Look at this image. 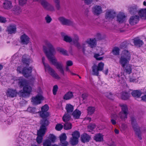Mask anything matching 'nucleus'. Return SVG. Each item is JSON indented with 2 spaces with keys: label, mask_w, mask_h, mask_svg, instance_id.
<instances>
[{
  "label": "nucleus",
  "mask_w": 146,
  "mask_h": 146,
  "mask_svg": "<svg viewBox=\"0 0 146 146\" xmlns=\"http://www.w3.org/2000/svg\"><path fill=\"white\" fill-rule=\"evenodd\" d=\"M64 40L66 42H70L72 41V39L70 36L67 35L64 36Z\"/></svg>",
  "instance_id": "nucleus-49"
},
{
  "label": "nucleus",
  "mask_w": 146,
  "mask_h": 146,
  "mask_svg": "<svg viewBox=\"0 0 146 146\" xmlns=\"http://www.w3.org/2000/svg\"><path fill=\"white\" fill-rule=\"evenodd\" d=\"M70 143L72 145H76L78 143V139L72 137L70 139Z\"/></svg>",
  "instance_id": "nucleus-35"
},
{
  "label": "nucleus",
  "mask_w": 146,
  "mask_h": 146,
  "mask_svg": "<svg viewBox=\"0 0 146 146\" xmlns=\"http://www.w3.org/2000/svg\"><path fill=\"white\" fill-rule=\"evenodd\" d=\"M73 97V95L72 92H69L65 94L63 97V99L67 100L71 99Z\"/></svg>",
  "instance_id": "nucleus-33"
},
{
  "label": "nucleus",
  "mask_w": 146,
  "mask_h": 146,
  "mask_svg": "<svg viewBox=\"0 0 146 146\" xmlns=\"http://www.w3.org/2000/svg\"><path fill=\"white\" fill-rule=\"evenodd\" d=\"M45 57H43L42 58V63L45 67V70L46 71L47 70L50 74L53 77L57 79H60V77L55 72L54 70L51 68L48 64L45 63Z\"/></svg>",
  "instance_id": "nucleus-5"
},
{
  "label": "nucleus",
  "mask_w": 146,
  "mask_h": 146,
  "mask_svg": "<svg viewBox=\"0 0 146 146\" xmlns=\"http://www.w3.org/2000/svg\"><path fill=\"white\" fill-rule=\"evenodd\" d=\"M58 89V87L57 85H56L54 86L52 90L53 93L54 95H56V94Z\"/></svg>",
  "instance_id": "nucleus-57"
},
{
  "label": "nucleus",
  "mask_w": 146,
  "mask_h": 146,
  "mask_svg": "<svg viewBox=\"0 0 146 146\" xmlns=\"http://www.w3.org/2000/svg\"><path fill=\"white\" fill-rule=\"evenodd\" d=\"M119 49L117 47H114L112 50V53L113 54L115 55H118L119 54Z\"/></svg>",
  "instance_id": "nucleus-42"
},
{
  "label": "nucleus",
  "mask_w": 146,
  "mask_h": 146,
  "mask_svg": "<svg viewBox=\"0 0 146 146\" xmlns=\"http://www.w3.org/2000/svg\"><path fill=\"white\" fill-rule=\"evenodd\" d=\"M116 78L117 81L119 82H120L121 80H122L123 79V78H122L121 76H120L119 74H118L117 75V76L116 77Z\"/></svg>",
  "instance_id": "nucleus-64"
},
{
  "label": "nucleus",
  "mask_w": 146,
  "mask_h": 146,
  "mask_svg": "<svg viewBox=\"0 0 146 146\" xmlns=\"http://www.w3.org/2000/svg\"><path fill=\"white\" fill-rule=\"evenodd\" d=\"M22 62L24 64H25L26 66H29L30 62V59L24 57L23 56L22 57Z\"/></svg>",
  "instance_id": "nucleus-40"
},
{
  "label": "nucleus",
  "mask_w": 146,
  "mask_h": 146,
  "mask_svg": "<svg viewBox=\"0 0 146 146\" xmlns=\"http://www.w3.org/2000/svg\"><path fill=\"white\" fill-rule=\"evenodd\" d=\"M65 109L68 113H72L74 110V107L70 104H66Z\"/></svg>",
  "instance_id": "nucleus-34"
},
{
  "label": "nucleus",
  "mask_w": 146,
  "mask_h": 146,
  "mask_svg": "<svg viewBox=\"0 0 146 146\" xmlns=\"http://www.w3.org/2000/svg\"><path fill=\"white\" fill-rule=\"evenodd\" d=\"M129 10L131 14H135L137 12V7L136 6H134L130 7Z\"/></svg>",
  "instance_id": "nucleus-36"
},
{
  "label": "nucleus",
  "mask_w": 146,
  "mask_h": 146,
  "mask_svg": "<svg viewBox=\"0 0 146 146\" xmlns=\"http://www.w3.org/2000/svg\"><path fill=\"white\" fill-rule=\"evenodd\" d=\"M139 20V16L137 15L132 16L129 20V23L131 25H134L137 23Z\"/></svg>",
  "instance_id": "nucleus-20"
},
{
  "label": "nucleus",
  "mask_w": 146,
  "mask_h": 146,
  "mask_svg": "<svg viewBox=\"0 0 146 146\" xmlns=\"http://www.w3.org/2000/svg\"><path fill=\"white\" fill-rule=\"evenodd\" d=\"M116 13L113 11L109 10L106 13L105 18L108 20L112 19L115 16Z\"/></svg>",
  "instance_id": "nucleus-13"
},
{
  "label": "nucleus",
  "mask_w": 146,
  "mask_h": 146,
  "mask_svg": "<svg viewBox=\"0 0 146 146\" xmlns=\"http://www.w3.org/2000/svg\"><path fill=\"white\" fill-rule=\"evenodd\" d=\"M79 37L76 35H74V38L72 39V41L75 44L78 48L80 49L81 48V46L80 44L78 42L79 40Z\"/></svg>",
  "instance_id": "nucleus-22"
},
{
  "label": "nucleus",
  "mask_w": 146,
  "mask_h": 146,
  "mask_svg": "<svg viewBox=\"0 0 146 146\" xmlns=\"http://www.w3.org/2000/svg\"><path fill=\"white\" fill-rule=\"evenodd\" d=\"M131 124L133 127L135 131L136 134L137 136L140 140H141L142 138L141 136L140 128L138 126L137 124L136 123V120L133 117H131Z\"/></svg>",
  "instance_id": "nucleus-7"
},
{
  "label": "nucleus",
  "mask_w": 146,
  "mask_h": 146,
  "mask_svg": "<svg viewBox=\"0 0 146 146\" xmlns=\"http://www.w3.org/2000/svg\"><path fill=\"white\" fill-rule=\"evenodd\" d=\"M66 64L67 66H72L73 65V63L71 60H68L66 62Z\"/></svg>",
  "instance_id": "nucleus-63"
},
{
  "label": "nucleus",
  "mask_w": 146,
  "mask_h": 146,
  "mask_svg": "<svg viewBox=\"0 0 146 146\" xmlns=\"http://www.w3.org/2000/svg\"><path fill=\"white\" fill-rule=\"evenodd\" d=\"M72 135V137L79 139L80 136V134L79 131L76 130L73 132Z\"/></svg>",
  "instance_id": "nucleus-47"
},
{
  "label": "nucleus",
  "mask_w": 146,
  "mask_h": 146,
  "mask_svg": "<svg viewBox=\"0 0 146 146\" xmlns=\"http://www.w3.org/2000/svg\"><path fill=\"white\" fill-rule=\"evenodd\" d=\"M104 64L101 62L99 63L98 66L94 64L92 67V74L93 75L98 76L99 75V71H102L104 69Z\"/></svg>",
  "instance_id": "nucleus-6"
},
{
  "label": "nucleus",
  "mask_w": 146,
  "mask_h": 146,
  "mask_svg": "<svg viewBox=\"0 0 146 146\" xmlns=\"http://www.w3.org/2000/svg\"><path fill=\"white\" fill-rule=\"evenodd\" d=\"M132 95L135 98H139L141 95V92L139 90H134L131 93Z\"/></svg>",
  "instance_id": "nucleus-28"
},
{
  "label": "nucleus",
  "mask_w": 146,
  "mask_h": 146,
  "mask_svg": "<svg viewBox=\"0 0 146 146\" xmlns=\"http://www.w3.org/2000/svg\"><path fill=\"white\" fill-rule=\"evenodd\" d=\"M12 3L10 1L6 0L3 3V7L6 9H9L12 7Z\"/></svg>",
  "instance_id": "nucleus-23"
},
{
  "label": "nucleus",
  "mask_w": 146,
  "mask_h": 146,
  "mask_svg": "<svg viewBox=\"0 0 146 146\" xmlns=\"http://www.w3.org/2000/svg\"><path fill=\"white\" fill-rule=\"evenodd\" d=\"M45 9L51 11H54L55 10L54 6L50 3L46 8Z\"/></svg>",
  "instance_id": "nucleus-48"
},
{
  "label": "nucleus",
  "mask_w": 146,
  "mask_h": 146,
  "mask_svg": "<svg viewBox=\"0 0 146 146\" xmlns=\"http://www.w3.org/2000/svg\"><path fill=\"white\" fill-rule=\"evenodd\" d=\"M57 51L64 55H68L67 52L64 49L60 47H58L56 48Z\"/></svg>",
  "instance_id": "nucleus-37"
},
{
  "label": "nucleus",
  "mask_w": 146,
  "mask_h": 146,
  "mask_svg": "<svg viewBox=\"0 0 146 146\" xmlns=\"http://www.w3.org/2000/svg\"><path fill=\"white\" fill-rule=\"evenodd\" d=\"M17 27L16 25L14 24H10L7 28V31L8 34H14L16 32Z\"/></svg>",
  "instance_id": "nucleus-12"
},
{
  "label": "nucleus",
  "mask_w": 146,
  "mask_h": 146,
  "mask_svg": "<svg viewBox=\"0 0 146 146\" xmlns=\"http://www.w3.org/2000/svg\"><path fill=\"white\" fill-rule=\"evenodd\" d=\"M17 71L19 72V73L23 74V68L21 66H18L17 68Z\"/></svg>",
  "instance_id": "nucleus-61"
},
{
  "label": "nucleus",
  "mask_w": 146,
  "mask_h": 146,
  "mask_svg": "<svg viewBox=\"0 0 146 146\" xmlns=\"http://www.w3.org/2000/svg\"><path fill=\"white\" fill-rule=\"evenodd\" d=\"M45 19L46 23H50L52 20L51 18L48 15H47L45 17Z\"/></svg>",
  "instance_id": "nucleus-53"
},
{
  "label": "nucleus",
  "mask_w": 146,
  "mask_h": 146,
  "mask_svg": "<svg viewBox=\"0 0 146 146\" xmlns=\"http://www.w3.org/2000/svg\"><path fill=\"white\" fill-rule=\"evenodd\" d=\"M44 43L46 46H43V50L47 57L52 64L59 70L62 74H64V72L62 62H58L55 57L53 55V54L55 53V49L53 46L47 40L44 41Z\"/></svg>",
  "instance_id": "nucleus-1"
},
{
  "label": "nucleus",
  "mask_w": 146,
  "mask_h": 146,
  "mask_svg": "<svg viewBox=\"0 0 146 146\" xmlns=\"http://www.w3.org/2000/svg\"><path fill=\"white\" fill-rule=\"evenodd\" d=\"M71 116L68 113H65L62 117L63 121L65 122L69 121L70 119Z\"/></svg>",
  "instance_id": "nucleus-39"
},
{
  "label": "nucleus",
  "mask_w": 146,
  "mask_h": 146,
  "mask_svg": "<svg viewBox=\"0 0 146 146\" xmlns=\"http://www.w3.org/2000/svg\"><path fill=\"white\" fill-rule=\"evenodd\" d=\"M130 94L127 92H122L121 94V98L124 100H126L128 99L130 96Z\"/></svg>",
  "instance_id": "nucleus-25"
},
{
  "label": "nucleus",
  "mask_w": 146,
  "mask_h": 146,
  "mask_svg": "<svg viewBox=\"0 0 146 146\" xmlns=\"http://www.w3.org/2000/svg\"><path fill=\"white\" fill-rule=\"evenodd\" d=\"M85 42L88 44L90 48H92L91 50L88 52L89 53L92 52L93 50V49L97 45L96 40L95 38H88L86 41Z\"/></svg>",
  "instance_id": "nucleus-8"
},
{
  "label": "nucleus",
  "mask_w": 146,
  "mask_h": 146,
  "mask_svg": "<svg viewBox=\"0 0 146 146\" xmlns=\"http://www.w3.org/2000/svg\"><path fill=\"white\" fill-rule=\"evenodd\" d=\"M121 56H123L124 58L130 60L131 55L130 52L127 50H125L122 51Z\"/></svg>",
  "instance_id": "nucleus-30"
},
{
  "label": "nucleus",
  "mask_w": 146,
  "mask_h": 146,
  "mask_svg": "<svg viewBox=\"0 0 146 146\" xmlns=\"http://www.w3.org/2000/svg\"><path fill=\"white\" fill-rule=\"evenodd\" d=\"M49 109V107L47 104H45L42 106L40 111H37L35 108L29 107L27 109V111L33 113H38L40 117L43 119H47L46 118L49 115V113L48 111Z\"/></svg>",
  "instance_id": "nucleus-3"
},
{
  "label": "nucleus",
  "mask_w": 146,
  "mask_h": 146,
  "mask_svg": "<svg viewBox=\"0 0 146 146\" xmlns=\"http://www.w3.org/2000/svg\"><path fill=\"white\" fill-rule=\"evenodd\" d=\"M17 93V92L16 90L8 88L6 93V94L7 97L13 98L16 96Z\"/></svg>",
  "instance_id": "nucleus-14"
},
{
  "label": "nucleus",
  "mask_w": 146,
  "mask_h": 146,
  "mask_svg": "<svg viewBox=\"0 0 146 146\" xmlns=\"http://www.w3.org/2000/svg\"><path fill=\"white\" fill-rule=\"evenodd\" d=\"M130 60L124 58L123 56H121L119 60V63L123 67H124L127 64H128L129 61Z\"/></svg>",
  "instance_id": "nucleus-21"
},
{
  "label": "nucleus",
  "mask_w": 146,
  "mask_h": 146,
  "mask_svg": "<svg viewBox=\"0 0 146 146\" xmlns=\"http://www.w3.org/2000/svg\"><path fill=\"white\" fill-rule=\"evenodd\" d=\"M124 72L126 73L130 74L131 72V66L129 64H127L124 67H123Z\"/></svg>",
  "instance_id": "nucleus-27"
},
{
  "label": "nucleus",
  "mask_w": 146,
  "mask_h": 146,
  "mask_svg": "<svg viewBox=\"0 0 146 146\" xmlns=\"http://www.w3.org/2000/svg\"><path fill=\"white\" fill-rule=\"evenodd\" d=\"M133 43L135 45L138 46L140 47L143 44V42L137 38H134L133 39Z\"/></svg>",
  "instance_id": "nucleus-24"
},
{
  "label": "nucleus",
  "mask_w": 146,
  "mask_h": 146,
  "mask_svg": "<svg viewBox=\"0 0 146 146\" xmlns=\"http://www.w3.org/2000/svg\"><path fill=\"white\" fill-rule=\"evenodd\" d=\"M92 11L94 14L98 15L102 12V9L101 6L96 5L92 8Z\"/></svg>",
  "instance_id": "nucleus-19"
},
{
  "label": "nucleus",
  "mask_w": 146,
  "mask_h": 146,
  "mask_svg": "<svg viewBox=\"0 0 146 146\" xmlns=\"http://www.w3.org/2000/svg\"><path fill=\"white\" fill-rule=\"evenodd\" d=\"M72 124L69 122H65L64 124V128L65 130H68L72 128Z\"/></svg>",
  "instance_id": "nucleus-41"
},
{
  "label": "nucleus",
  "mask_w": 146,
  "mask_h": 146,
  "mask_svg": "<svg viewBox=\"0 0 146 146\" xmlns=\"http://www.w3.org/2000/svg\"><path fill=\"white\" fill-rule=\"evenodd\" d=\"M17 83L20 88L28 84L27 81L23 77H20L17 80Z\"/></svg>",
  "instance_id": "nucleus-18"
},
{
  "label": "nucleus",
  "mask_w": 146,
  "mask_h": 146,
  "mask_svg": "<svg viewBox=\"0 0 146 146\" xmlns=\"http://www.w3.org/2000/svg\"><path fill=\"white\" fill-rule=\"evenodd\" d=\"M6 18L2 17V16H0V23H5L7 22Z\"/></svg>",
  "instance_id": "nucleus-59"
},
{
  "label": "nucleus",
  "mask_w": 146,
  "mask_h": 146,
  "mask_svg": "<svg viewBox=\"0 0 146 146\" xmlns=\"http://www.w3.org/2000/svg\"><path fill=\"white\" fill-rule=\"evenodd\" d=\"M138 13L140 17L146 18V9H141L138 11Z\"/></svg>",
  "instance_id": "nucleus-38"
},
{
  "label": "nucleus",
  "mask_w": 146,
  "mask_h": 146,
  "mask_svg": "<svg viewBox=\"0 0 146 146\" xmlns=\"http://www.w3.org/2000/svg\"><path fill=\"white\" fill-rule=\"evenodd\" d=\"M27 0H19V5L23 6L25 5L27 3Z\"/></svg>",
  "instance_id": "nucleus-52"
},
{
  "label": "nucleus",
  "mask_w": 146,
  "mask_h": 146,
  "mask_svg": "<svg viewBox=\"0 0 146 146\" xmlns=\"http://www.w3.org/2000/svg\"><path fill=\"white\" fill-rule=\"evenodd\" d=\"M43 146H50L51 143L49 139L45 140L43 143Z\"/></svg>",
  "instance_id": "nucleus-50"
},
{
  "label": "nucleus",
  "mask_w": 146,
  "mask_h": 146,
  "mask_svg": "<svg viewBox=\"0 0 146 146\" xmlns=\"http://www.w3.org/2000/svg\"><path fill=\"white\" fill-rule=\"evenodd\" d=\"M61 144L60 146H67L68 145V142L67 141L60 142Z\"/></svg>",
  "instance_id": "nucleus-62"
},
{
  "label": "nucleus",
  "mask_w": 146,
  "mask_h": 146,
  "mask_svg": "<svg viewBox=\"0 0 146 146\" xmlns=\"http://www.w3.org/2000/svg\"><path fill=\"white\" fill-rule=\"evenodd\" d=\"M105 95L109 99H112V94L110 92H107L105 94Z\"/></svg>",
  "instance_id": "nucleus-60"
},
{
  "label": "nucleus",
  "mask_w": 146,
  "mask_h": 146,
  "mask_svg": "<svg viewBox=\"0 0 146 146\" xmlns=\"http://www.w3.org/2000/svg\"><path fill=\"white\" fill-rule=\"evenodd\" d=\"M13 12L16 15H18L21 12V9L19 6H15L13 9Z\"/></svg>",
  "instance_id": "nucleus-29"
},
{
  "label": "nucleus",
  "mask_w": 146,
  "mask_h": 146,
  "mask_svg": "<svg viewBox=\"0 0 146 146\" xmlns=\"http://www.w3.org/2000/svg\"><path fill=\"white\" fill-rule=\"evenodd\" d=\"M40 1L41 5L45 9L49 4L46 0H40Z\"/></svg>",
  "instance_id": "nucleus-43"
},
{
  "label": "nucleus",
  "mask_w": 146,
  "mask_h": 146,
  "mask_svg": "<svg viewBox=\"0 0 146 146\" xmlns=\"http://www.w3.org/2000/svg\"><path fill=\"white\" fill-rule=\"evenodd\" d=\"M100 56V55L99 54H95L94 55V57L97 60H102L103 57H99Z\"/></svg>",
  "instance_id": "nucleus-58"
},
{
  "label": "nucleus",
  "mask_w": 146,
  "mask_h": 146,
  "mask_svg": "<svg viewBox=\"0 0 146 146\" xmlns=\"http://www.w3.org/2000/svg\"><path fill=\"white\" fill-rule=\"evenodd\" d=\"M96 127V125L95 124H90L88 126V129L90 130H89V131L90 132L91 131L93 130Z\"/></svg>",
  "instance_id": "nucleus-54"
},
{
  "label": "nucleus",
  "mask_w": 146,
  "mask_h": 146,
  "mask_svg": "<svg viewBox=\"0 0 146 146\" xmlns=\"http://www.w3.org/2000/svg\"><path fill=\"white\" fill-rule=\"evenodd\" d=\"M63 126L61 124H57L55 127V129L57 131H60L63 128Z\"/></svg>",
  "instance_id": "nucleus-56"
},
{
  "label": "nucleus",
  "mask_w": 146,
  "mask_h": 146,
  "mask_svg": "<svg viewBox=\"0 0 146 146\" xmlns=\"http://www.w3.org/2000/svg\"><path fill=\"white\" fill-rule=\"evenodd\" d=\"M49 122L47 119H43L40 120V126L39 129L37 131L38 137L36 141L38 144L41 143L43 139L42 137L45 134L46 130V127L49 125Z\"/></svg>",
  "instance_id": "nucleus-2"
},
{
  "label": "nucleus",
  "mask_w": 146,
  "mask_h": 146,
  "mask_svg": "<svg viewBox=\"0 0 146 146\" xmlns=\"http://www.w3.org/2000/svg\"><path fill=\"white\" fill-rule=\"evenodd\" d=\"M44 100L43 97L40 94H37L35 97L32 98L31 102L35 105L40 104L41 103V101Z\"/></svg>",
  "instance_id": "nucleus-9"
},
{
  "label": "nucleus",
  "mask_w": 146,
  "mask_h": 146,
  "mask_svg": "<svg viewBox=\"0 0 146 146\" xmlns=\"http://www.w3.org/2000/svg\"><path fill=\"white\" fill-rule=\"evenodd\" d=\"M80 139L82 142L85 143L89 142L91 139V138L89 135L86 133H84L81 135Z\"/></svg>",
  "instance_id": "nucleus-15"
},
{
  "label": "nucleus",
  "mask_w": 146,
  "mask_h": 146,
  "mask_svg": "<svg viewBox=\"0 0 146 146\" xmlns=\"http://www.w3.org/2000/svg\"><path fill=\"white\" fill-rule=\"evenodd\" d=\"M53 1L55 4V6L57 10H59L61 8L60 0H53Z\"/></svg>",
  "instance_id": "nucleus-45"
},
{
  "label": "nucleus",
  "mask_w": 146,
  "mask_h": 146,
  "mask_svg": "<svg viewBox=\"0 0 146 146\" xmlns=\"http://www.w3.org/2000/svg\"><path fill=\"white\" fill-rule=\"evenodd\" d=\"M20 42L22 44L27 45L30 42V38L24 33L20 37Z\"/></svg>",
  "instance_id": "nucleus-11"
},
{
  "label": "nucleus",
  "mask_w": 146,
  "mask_h": 146,
  "mask_svg": "<svg viewBox=\"0 0 146 146\" xmlns=\"http://www.w3.org/2000/svg\"><path fill=\"white\" fill-rule=\"evenodd\" d=\"M119 106L121 108V111L119 113L118 115L116 114L111 115V117L115 120L119 118L121 120L125 121L127 119L129 113L127 106L124 104H120Z\"/></svg>",
  "instance_id": "nucleus-4"
},
{
  "label": "nucleus",
  "mask_w": 146,
  "mask_h": 146,
  "mask_svg": "<svg viewBox=\"0 0 146 146\" xmlns=\"http://www.w3.org/2000/svg\"><path fill=\"white\" fill-rule=\"evenodd\" d=\"M87 110L88 114L90 115H92L95 112V108L94 107H89L88 108Z\"/></svg>",
  "instance_id": "nucleus-44"
},
{
  "label": "nucleus",
  "mask_w": 146,
  "mask_h": 146,
  "mask_svg": "<svg viewBox=\"0 0 146 146\" xmlns=\"http://www.w3.org/2000/svg\"><path fill=\"white\" fill-rule=\"evenodd\" d=\"M58 19L63 25L71 26L73 25V21L70 20L66 19L63 17H60Z\"/></svg>",
  "instance_id": "nucleus-10"
},
{
  "label": "nucleus",
  "mask_w": 146,
  "mask_h": 146,
  "mask_svg": "<svg viewBox=\"0 0 146 146\" xmlns=\"http://www.w3.org/2000/svg\"><path fill=\"white\" fill-rule=\"evenodd\" d=\"M94 139L97 142H101L103 141V135L101 133H99L95 135Z\"/></svg>",
  "instance_id": "nucleus-26"
},
{
  "label": "nucleus",
  "mask_w": 146,
  "mask_h": 146,
  "mask_svg": "<svg viewBox=\"0 0 146 146\" xmlns=\"http://www.w3.org/2000/svg\"><path fill=\"white\" fill-rule=\"evenodd\" d=\"M49 139L53 143L55 142L56 139V137L52 134H50L49 136Z\"/></svg>",
  "instance_id": "nucleus-51"
},
{
  "label": "nucleus",
  "mask_w": 146,
  "mask_h": 146,
  "mask_svg": "<svg viewBox=\"0 0 146 146\" xmlns=\"http://www.w3.org/2000/svg\"><path fill=\"white\" fill-rule=\"evenodd\" d=\"M60 142L66 141L67 136L65 133H63L61 134L59 137Z\"/></svg>",
  "instance_id": "nucleus-46"
},
{
  "label": "nucleus",
  "mask_w": 146,
  "mask_h": 146,
  "mask_svg": "<svg viewBox=\"0 0 146 146\" xmlns=\"http://www.w3.org/2000/svg\"><path fill=\"white\" fill-rule=\"evenodd\" d=\"M23 90L25 93L29 94L31 92L32 89L31 86L27 84L23 87Z\"/></svg>",
  "instance_id": "nucleus-32"
},
{
  "label": "nucleus",
  "mask_w": 146,
  "mask_h": 146,
  "mask_svg": "<svg viewBox=\"0 0 146 146\" xmlns=\"http://www.w3.org/2000/svg\"><path fill=\"white\" fill-rule=\"evenodd\" d=\"M85 42V43H83L82 45H81V49H82V51L84 53V54H85V51H86V49L85 48L87 47V44Z\"/></svg>",
  "instance_id": "nucleus-55"
},
{
  "label": "nucleus",
  "mask_w": 146,
  "mask_h": 146,
  "mask_svg": "<svg viewBox=\"0 0 146 146\" xmlns=\"http://www.w3.org/2000/svg\"><path fill=\"white\" fill-rule=\"evenodd\" d=\"M126 16L122 13H120L117 15V21L120 23H122L125 22L126 19Z\"/></svg>",
  "instance_id": "nucleus-17"
},
{
  "label": "nucleus",
  "mask_w": 146,
  "mask_h": 146,
  "mask_svg": "<svg viewBox=\"0 0 146 146\" xmlns=\"http://www.w3.org/2000/svg\"><path fill=\"white\" fill-rule=\"evenodd\" d=\"M32 68L30 67L28 68L25 67L23 68V75L26 77L28 78L31 76Z\"/></svg>",
  "instance_id": "nucleus-16"
},
{
  "label": "nucleus",
  "mask_w": 146,
  "mask_h": 146,
  "mask_svg": "<svg viewBox=\"0 0 146 146\" xmlns=\"http://www.w3.org/2000/svg\"><path fill=\"white\" fill-rule=\"evenodd\" d=\"M81 114V112L78 110H76L72 113V115L75 119L79 118Z\"/></svg>",
  "instance_id": "nucleus-31"
}]
</instances>
